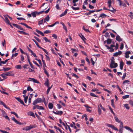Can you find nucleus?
<instances>
[{
	"instance_id": "f257e3e1",
	"label": "nucleus",
	"mask_w": 133,
	"mask_h": 133,
	"mask_svg": "<svg viewBox=\"0 0 133 133\" xmlns=\"http://www.w3.org/2000/svg\"><path fill=\"white\" fill-rule=\"evenodd\" d=\"M37 126L35 124L30 125L29 126L26 127L22 128V130L25 131L29 130L31 129L36 127Z\"/></svg>"
},
{
	"instance_id": "f03ea898",
	"label": "nucleus",
	"mask_w": 133,
	"mask_h": 133,
	"mask_svg": "<svg viewBox=\"0 0 133 133\" xmlns=\"http://www.w3.org/2000/svg\"><path fill=\"white\" fill-rule=\"evenodd\" d=\"M110 66V67L111 68H116L117 66V63H115L114 58L111 59Z\"/></svg>"
},
{
	"instance_id": "7ed1b4c3",
	"label": "nucleus",
	"mask_w": 133,
	"mask_h": 133,
	"mask_svg": "<svg viewBox=\"0 0 133 133\" xmlns=\"http://www.w3.org/2000/svg\"><path fill=\"white\" fill-rule=\"evenodd\" d=\"M42 102V101L41 98H37L32 103V104L35 105L38 103H41Z\"/></svg>"
},
{
	"instance_id": "20e7f679",
	"label": "nucleus",
	"mask_w": 133,
	"mask_h": 133,
	"mask_svg": "<svg viewBox=\"0 0 133 133\" xmlns=\"http://www.w3.org/2000/svg\"><path fill=\"white\" fill-rule=\"evenodd\" d=\"M44 12V11H42L40 12H38L36 11H35L32 12L31 13V14L33 17H35L37 15H38L41 14V12Z\"/></svg>"
},
{
	"instance_id": "39448f33",
	"label": "nucleus",
	"mask_w": 133,
	"mask_h": 133,
	"mask_svg": "<svg viewBox=\"0 0 133 133\" xmlns=\"http://www.w3.org/2000/svg\"><path fill=\"white\" fill-rule=\"evenodd\" d=\"M6 16L7 15L4 16V17L5 18L4 20L7 24H8L9 25H10V26H11V24Z\"/></svg>"
},
{
	"instance_id": "423d86ee",
	"label": "nucleus",
	"mask_w": 133,
	"mask_h": 133,
	"mask_svg": "<svg viewBox=\"0 0 133 133\" xmlns=\"http://www.w3.org/2000/svg\"><path fill=\"white\" fill-rule=\"evenodd\" d=\"M11 119L15 123L19 125H21L23 124L20 122L16 120L14 117H12Z\"/></svg>"
},
{
	"instance_id": "0eeeda50",
	"label": "nucleus",
	"mask_w": 133,
	"mask_h": 133,
	"mask_svg": "<svg viewBox=\"0 0 133 133\" xmlns=\"http://www.w3.org/2000/svg\"><path fill=\"white\" fill-rule=\"evenodd\" d=\"M29 78L30 79L28 80L27 81H32L35 83H39V82L37 79H35L34 78Z\"/></svg>"
},
{
	"instance_id": "6e6552de",
	"label": "nucleus",
	"mask_w": 133,
	"mask_h": 133,
	"mask_svg": "<svg viewBox=\"0 0 133 133\" xmlns=\"http://www.w3.org/2000/svg\"><path fill=\"white\" fill-rule=\"evenodd\" d=\"M53 112L56 115H61L63 113V112L61 111H57L56 112L53 111Z\"/></svg>"
},
{
	"instance_id": "1a4fd4ad",
	"label": "nucleus",
	"mask_w": 133,
	"mask_h": 133,
	"mask_svg": "<svg viewBox=\"0 0 133 133\" xmlns=\"http://www.w3.org/2000/svg\"><path fill=\"white\" fill-rule=\"evenodd\" d=\"M13 25L14 26L16 27L17 28H18L19 29L22 30H23V29L19 25H18L17 24H13Z\"/></svg>"
},
{
	"instance_id": "9d476101",
	"label": "nucleus",
	"mask_w": 133,
	"mask_h": 133,
	"mask_svg": "<svg viewBox=\"0 0 133 133\" xmlns=\"http://www.w3.org/2000/svg\"><path fill=\"white\" fill-rule=\"evenodd\" d=\"M16 99L19 102H20L21 104H23L24 106L25 105L24 104V103L23 101L19 97L16 98Z\"/></svg>"
},
{
	"instance_id": "9b49d317",
	"label": "nucleus",
	"mask_w": 133,
	"mask_h": 133,
	"mask_svg": "<svg viewBox=\"0 0 133 133\" xmlns=\"http://www.w3.org/2000/svg\"><path fill=\"white\" fill-rule=\"evenodd\" d=\"M131 52L129 51H127L125 53V57L126 58H129V54H130Z\"/></svg>"
},
{
	"instance_id": "f8f14e48",
	"label": "nucleus",
	"mask_w": 133,
	"mask_h": 133,
	"mask_svg": "<svg viewBox=\"0 0 133 133\" xmlns=\"http://www.w3.org/2000/svg\"><path fill=\"white\" fill-rule=\"evenodd\" d=\"M122 52L121 51H119L118 52H116L114 53L113 56H116L118 55H120Z\"/></svg>"
},
{
	"instance_id": "ddd939ff",
	"label": "nucleus",
	"mask_w": 133,
	"mask_h": 133,
	"mask_svg": "<svg viewBox=\"0 0 133 133\" xmlns=\"http://www.w3.org/2000/svg\"><path fill=\"white\" fill-rule=\"evenodd\" d=\"M124 128L127 130L130 131L131 132H133V130L130 127L128 126H125L124 127Z\"/></svg>"
},
{
	"instance_id": "4468645a",
	"label": "nucleus",
	"mask_w": 133,
	"mask_h": 133,
	"mask_svg": "<svg viewBox=\"0 0 133 133\" xmlns=\"http://www.w3.org/2000/svg\"><path fill=\"white\" fill-rule=\"evenodd\" d=\"M116 39L117 41L119 42H120L122 41V38H121L120 36L118 35H117L116 36Z\"/></svg>"
},
{
	"instance_id": "2eb2a0df",
	"label": "nucleus",
	"mask_w": 133,
	"mask_h": 133,
	"mask_svg": "<svg viewBox=\"0 0 133 133\" xmlns=\"http://www.w3.org/2000/svg\"><path fill=\"white\" fill-rule=\"evenodd\" d=\"M27 114L28 115L32 116L34 117H35V116L34 113L32 111H29L27 112Z\"/></svg>"
},
{
	"instance_id": "dca6fc26",
	"label": "nucleus",
	"mask_w": 133,
	"mask_h": 133,
	"mask_svg": "<svg viewBox=\"0 0 133 133\" xmlns=\"http://www.w3.org/2000/svg\"><path fill=\"white\" fill-rule=\"evenodd\" d=\"M68 10H69L68 9H66L60 15V17H62L66 15L67 13V11Z\"/></svg>"
},
{
	"instance_id": "f3484780",
	"label": "nucleus",
	"mask_w": 133,
	"mask_h": 133,
	"mask_svg": "<svg viewBox=\"0 0 133 133\" xmlns=\"http://www.w3.org/2000/svg\"><path fill=\"white\" fill-rule=\"evenodd\" d=\"M44 84L46 85L47 87H49V83L48 79V78L46 79V81L45 82Z\"/></svg>"
},
{
	"instance_id": "a211bd4d",
	"label": "nucleus",
	"mask_w": 133,
	"mask_h": 133,
	"mask_svg": "<svg viewBox=\"0 0 133 133\" xmlns=\"http://www.w3.org/2000/svg\"><path fill=\"white\" fill-rule=\"evenodd\" d=\"M73 124H70V126L71 127L74 128L75 129H76L77 127L75 126V124L74 122H72Z\"/></svg>"
},
{
	"instance_id": "6ab92c4d",
	"label": "nucleus",
	"mask_w": 133,
	"mask_h": 133,
	"mask_svg": "<svg viewBox=\"0 0 133 133\" xmlns=\"http://www.w3.org/2000/svg\"><path fill=\"white\" fill-rule=\"evenodd\" d=\"M124 65V63L123 62L121 61L120 62V68L121 70H122Z\"/></svg>"
},
{
	"instance_id": "aec40b11",
	"label": "nucleus",
	"mask_w": 133,
	"mask_h": 133,
	"mask_svg": "<svg viewBox=\"0 0 133 133\" xmlns=\"http://www.w3.org/2000/svg\"><path fill=\"white\" fill-rule=\"evenodd\" d=\"M18 32L20 33V34H23L26 35H29V34H28L27 33L23 31L18 30Z\"/></svg>"
},
{
	"instance_id": "412c9836",
	"label": "nucleus",
	"mask_w": 133,
	"mask_h": 133,
	"mask_svg": "<svg viewBox=\"0 0 133 133\" xmlns=\"http://www.w3.org/2000/svg\"><path fill=\"white\" fill-rule=\"evenodd\" d=\"M53 104L51 103H50L49 104L48 107L50 109H52L53 108Z\"/></svg>"
},
{
	"instance_id": "4be33fe9",
	"label": "nucleus",
	"mask_w": 133,
	"mask_h": 133,
	"mask_svg": "<svg viewBox=\"0 0 133 133\" xmlns=\"http://www.w3.org/2000/svg\"><path fill=\"white\" fill-rule=\"evenodd\" d=\"M20 24H22V25H23L26 27L27 28H29V29H31V27L29 26L28 25L26 24L23 23H20Z\"/></svg>"
},
{
	"instance_id": "5701e85b",
	"label": "nucleus",
	"mask_w": 133,
	"mask_h": 133,
	"mask_svg": "<svg viewBox=\"0 0 133 133\" xmlns=\"http://www.w3.org/2000/svg\"><path fill=\"white\" fill-rule=\"evenodd\" d=\"M50 17L48 15H47L44 18V20L45 21L48 22L50 20Z\"/></svg>"
},
{
	"instance_id": "b1692460",
	"label": "nucleus",
	"mask_w": 133,
	"mask_h": 133,
	"mask_svg": "<svg viewBox=\"0 0 133 133\" xmlns=\"http://www.w3.org/2000/svg\"><path fill=\"white\" fill-rule=\"evenodd\" d=\"M95 11V10H92V11L90 10V11H89V12L88 13H85V14L87 15H89L91 14L92 13H93Z\"/></svg>"
},
{
	"instance_id": "393cba45",
	"label": "nucleus",
	"mask_w": 133,
	"mask_h": 133,
	"mask_svg": "<svg viewBox=\"0 0 133 133\" xmlns=\"http://www.w3.org/2000/svg\"><path fill=\"white\" fill-rule=\"evenodd\" d=\"M98 111L99 115H100L101 113V110L99 105L98 106Z\"/></svg>"
},
{
	"instance_id": "a878e982",
	"label": "nucleus",
	"mask_w": 133,
	"mask_h": 133,
	"mask_svg": "<svg viewBox=\"0 0 133 133\" xmlns=\"http://www.w3.org/2000/svg\"><path fill=\"white\" fill-rule=\"evenodd\" d=\"M128 16L132 19L133 18V13L131 12H130L129 13Z\"/></svg>"
},
{
	"instance_id": "bb28decb",
	"label": "nucleus",
	"mask_w": 133,
	"mask_h": 133,
	"mask_svg": "<svg viewBox=\"0 0 133 133\" xmlns=\"http://www.w3.org/2000/svg\"><path fill=\"white\" fill-rule=\"evenodd\" d=\"M111 105L114 108H115V107L114 103V100L113 99H112L111 101Z\"/></svg>"
},
{
	"instance_id": "cd10ccee",
	"label": "nucleus",
	"mask_w": 133,
	"mask_h": 133,
	"mask_svg": "<svg viewBox=\"0 0 133 133\" xmlns=\"http://www.w3.org/2000/svg\"><path fill=\"white\" fill-rule=\"evenodd\" d=\"M54 127L56 130L59 131L61 133L62 132V131L58 127H57L56 126H54Z\"/></svg>"
},
{
	"instance_id": "c85d7f7f",
	"label": "nucleus",
	"mask_w": 133,
	"mask_h": 133,
	"mask_svg": "<svg viewBox=\"0 0 133 133\" xmlns=\"http://www.w3.org/2000/svg\"><path fill=\"white\" fill-rule=\"evenodd\" d=\"M79 36L83 40L86 39L84 37V36L82 34H81V35H80V34H79Z\"/></svg>"
},
{
	"instance_id": "c756f323",
	"label": "nucleus",
	"mask_w": 133,
	"mask_h": 133,
	"mask_svg": "<svg viewBox=\"0 0 133 133\" xmlns=\"http://www.w3.org/2000/svg\"><path fill=\"white\" fill-rule=\"evenodd\" d=\"M114 118L116 121L118 123H120L121 122L120 120H119L118 117L117 116H115Z\"/></svg>"
},
{
	"instance_id": "7c9ffc66",
	"label": "nucleus",
	"mask_w": 133,
	"mask_h": 133,
	"mask_svg": "<svg viewBox=\"0 0 133 133\" xmlns=\"http://www.w3.org/2000/svg\"><path fill=\"white\" fill-rule=\"evenodd\" d=\"M107 16L105 14L102 13L100 15V16L99 17V18L102 17V18H104Z\"/></svg>"
},
{
	"instance_id": "2f4dec72",
	"label": "nucleus",
	"mask_w": 133,
	"mask_h": 133,
	"mask_svg": "<svg viewBox=\"0 0 133 133\" xmlns=\"http://www.w3.org/2000/svg\"><path fill=\"white\" fill-rule=\"evenodd\" d=\"M124 107L127 109H129L130 108L129 107V106L128 104H124Z\"/></svg>"
},
{
	"instance_id": "473e14b6",
	"label": "nucleus",
	"mask_w": 133,
	"mask_h": 133,
	"mask_svg": "<svg viewBox=\"0 0 133 133\" xmlns=\"http://www.w3.org/2000/svg\"><path fill=\"white\" fill-rule=\"evenodd\" d=\"M37 109H38L44 110V108L42 106H39L37 105Z\"/></svg>"
},
{
	"instance_id": "72a5a7b5",
	"label": "nucleus",
	"mask_w": 133,
	"mask_h": 133,
	"mask_svg": "<svg viewBox=\"0 0 133 133\" xmlns=\"http://www.w3.org/2000/svg\"><path fill=\"white\" fill-rule=\"evenodd\" d=\"M18 54V53H16L15 54H12L11 58L12 59H13V57L16 56Z\"/></svg>"
},
{
	"instance_id": "f704fd0d",
	"label": "nucleus",
	"mask_w": 133,
	"mask_h": 133,
	"mask_svg": "<svg viewBox=\"0 0 133 133\" xmlns=\"http://www.w3.org/2000/svg\"><path fill=\"white\" fill-rule=\"evenodd\" d=\"M9 59H6V60H5L4 61H0V63H1L2 64H5L8 62V60H9Z\"/></svg>"
},
{
	"instance_id": "c9c22d12",
	"label": "nucleus",
	"mask_w": 133,
	"mask_h": 133,
	"mask_svg": "<svg viewBox=\"0 0 133 133\" xmlns=\"http://www.w3.org/2000/svg\"><path fill=\"white\" fill-rule=\"evenodd\" d=\"M112 40L111 39H108L107 40V43L108 44H110Z\"/></svg>"
},
{
	"instance_id": "e433bc0d",
	"label": "nucleus",
	"mask_w": 133,
	"mask_h": 133,
	"mask_svg": "<svg viewBox=\"0 0 133 133\" xmlns=\"http://www.w3.org/2000/svg\"><path fill=\"white\" fill-rule=\"evenodd\" d=\"M44 72L45 73V74L47 75V76L48 77H49V74H48V72L47 71V70H46V69L45 68H44Z\"/></svg>"
},
{
	"instance_id": "4c0bfd02",
	"label": "nucleus",
	"mask_w": 133,
	"mask_h": 133,
	"mask_svg": "<svg viewBox=\"0 0 133 133\" xmlns=\"http://www.w3.org/2000/svg\"><path fill=\"white\" fill-rule=\"evenodd\" d=\"M43 22V19H42L41 20L39 21L38 22V24L39 25L42 24Z\"/></svg>"
},
{
	"instance_id": "58836bf2",
	"label": "nucleus",
	"mask_w": 133,
	"mask_h": 133,
	"mask_svg": "<svg viewBox=\"0 0 133 133\" xmlns=\"http://www.w3.org/2000/svg\"><path fill=\"white\" fill-rule=\"evenodd\" d=\"M108 10L112 12H113L114 10H115V11H116V10L112 7H111L110 8L108 9Z\"/></svg>"
},
{
	"instance_id": "ea45409f",
	"label": "nucleus",
	"mask_w": 133,
	"mask_h": 133,
	"mask_svg": "<svg viewBox=\"0 0 133 133\" xmlns=\"http://www.w3.org/2000/svg\"><path fill=\"white\" fill-rule=\"evenodd\" d=\"M15 68L17 69H21L22 68V66L21 65H17L15 66Z\"/></svg>"
},
{
	"instance_id": "a19ab883",
	"label": "nucleus",
	"mask_w": 133,
	"mask_h": 133,
	"mask_svg": "<svg viewBox=\"0 0 133 133\" xmlns=\"http://www.w3.org/2000/svg\"><path fill=\"white\" fill-rule=\"evenodd\" d=\"M10 69V68H3V70L4 71H7Z\"/></svg>"
},
{
	"instance_id": "79ce46f5",
	"label": "nucleus",
	"mask_w": 133,
	"mask_h": 133,
	"mask_svg": "<svg viewBox=\"0 0 133 133\" xmlns=\"http://www.w3.org/2000/svg\"><path fill=\"white\" fill-rule=\"evenodd\" d=\"M105 125L111 128H112L113 125L111 124H110L108 123H106L105 124Z\"/></svg>"
},
{
	"instance_id": "37998d69",
	"label": "nucleus",
	"mask_w": 133,
	"mask_h": 133,
	"mask_svg": "<svg viewBox=\"0 0 133 133\" xmlns=\"http://www.w3.org/2000/svg\"><path fill=\"white\" fill-rule=\"evenodd\" d=\"M120 125H119V128H123V123L122 122H121L119 123Z\"/></svg>"
},
{
	"instance_id": "c03bdc74",
	"label": "nucleus",
	"mask_w": 133,
	"mask_h": 133,
	"mask_svg": "<svg viewBox=\"0 0 133 133\" xmlns=\"http://www.w3.org/2000/svg\"><path fill=\"white\" fill-rule=\"evenodd\" d=\"M71 8L72 9L74 10H78L79 9V8L78 7H74L73 6H71Z\"/></svg>"
},
{
	"instance_id": "a18cd8bd",
	"label": "nucleus",
	"mask_w": 133,
	"mask_h": 133,
	"mask_svg": "<svg viewBox=\"0 0 133 133\" xmlns=\"http://www.w3.org/2000/svg\"><path fill=\"white\" fill-rule=\"evenodd\" d=\"M90 95L94 97H98V96L95 94L94 93L92 92H91L90 94Z\"/></svg>"
},
{
	"instance_id": "49530a36",
	"label": "nucleus",
	"mask_w": 133,
	"mask_h": 133,
	"mask_svg": "<svg viewBox=\"0 0 133 133\" xmlns=\"http://www.w3.org/2000/svg\"><path fill=\"white\" fill-rule=\"evenodd\" d=\"M129 95H125L123 96L122 97V98L123 99H125L129 98Z\"/></svg>"
},
{
	"instance_id": "de8ad7c7",
	"label": "nucleus",
	"mask_w": 133,
	"mask_h": 133,
	"mask_svg": "<svg viewBox=\"0 0 133 133\" xmlns=\"http://www.w3.org/2000/svg\"><path fill=\"white\" fill-rule=\"evenodd\" d=\"M1 76L3 78H6V76L5 75L4 73H3L1 74Z\"/></svg>"
},
{
	"instance_id": "09e8293b",
	"label": "nucleus",
	"mask_w": 133,
	"mask_h": 133,
	"mask_svg": "<svg viewBox=\"0 0 133 133\" xmlns=\"http://www.w3.org/2000/svg\"><path fill=\"white\" fill-rule=\"evenodd\" d=\"M27 90L28 91H33V89L31 88V87H30L29 86L27 88Z\"/></svg>"
},
{
	"instance_id": "8fccbe9b",
	"label": "nucleus",
	"mask_w": 133,
	"mask_h": 133,
	"mask_svg": "<svg viewBox=\"0 0 133 133\" xmlns=\"http://www.w3.org/2000/svg\"><path fill=\"white\" fill-rule=\"evenodd\" d=\"M1 110V111H2V115L3 116L6 115V112L4 110Z\"/></svg>"
},
{
	"instance_id": "3c124183",
	"label": "nucleus",
	"mask_w": 133,
	"mask_h": 133,
	"mask_svg": "<svg viewBox=\"0 0 133 133\" xmlns=\"http://www.w3.org/2000/svg\"><path fill=\"white\" fill-rule=\"evenodd\" d=\"M83 29L87 32H90V31L88 29L85 28L84 26L83 27Z\"/></svg>"
},
{
	"instance_id": "603ef678",
	"label": "nucleus",
	"mask_w": 133,
	"mask_h": 133,
	"mask_svg": "<svg viewBox=\"0 0 133 133\" xmlns=\"http://www.w3.org/2000/svg\"><path fill=\"white\" fill-rule=\"evenodd\" d=\"M51 32V31L49 30H47L45 31L44 32V34H48L50 33Z\"/></svg>"
},
{
	"instance_id": "864d4df0",
	"label": "nucleus",
	"mask_w": 133,
	"mask_h": 133,
	"mask_svg": "<svg viewBox=\"0 0 133 133\" xmlns=\"http://www.w3.org/2000/svg\"><path fill=\"white\" fill-rule=\"evenodd\" d=\"M129 82V81L128 80H125L123 82V84H125L126 83Z\"/></svg>"
},
{
	"instance_id": "5fc2aeb1",
	"label": "nucleus",
	"mask_w": 133,
	"mask_h": 133,
	"mask_svg": "<svg viewBox=\"0 0 133 133\" xmlns=\"http://www.w3.org/2000/svg\"><path fill=\"white\" fill-rule=\"evenodd\" d=\"M99 107H101V109H102L104 111H105V108L102 106L101 104H99Z\"/></svg>"
},
{
	"instance_id": "6e6d98bb",
	"label": "nucleus",
	"mask_w": 133,
	"mask_h": 133,
	"mask_svg": "<svg viewBox=\"0 0 133 133\" xmlns=\"http://www.w3.org/2000/svg\"><path fill=\"white\" fill-rule=\"evenodd\" d=\"M126 64L128 65H131L132 63L130 61H127L126 60Z\"/></svg>"
},
{
	"instance_id": "4d7b16f0",
	"label": "nucleus",
	"mask_w": 133,
	"mask_h": 133,
	"mask_svg": "<svg viewBox=\"0 0 133 133\" xmlns=\"http://www.w3.org/2000/svg\"><path fill=\"white\" fill-rule=\"evenodd\" d=\"M43 39L45 40L46 42H50V41L46 37H44L43 38Z\"/></svg>"
},
{
	"instance_id": "13d9d810",
	"label": "nucleus",
	"mask_w": 133,
	"mask_h": 133,
	"mask_svg": "<svg viewBox=\"0 0 133 133\" xmlns=\"http://www.w3.org/2000/svg\"><path fill=\"white\" fill-rule=\"evenodd\" d=\"M126 73H125L123 75L122 77V80H124L126 76Z\"/></svg>"
},
{
	"instance_id": "bf43d9fd",
	"label": "nucleus",
	"mask_w": 133,
	"mask_h": 133,
	"mask_svg": "<svg viewBox=\"0 0 133 133\" xmlns=\"http://www.w3.org/2000/svg\"><path fill=\"white\" fill-rule=\"evenodd\" d=\"M28 96H26V97L24 98V101L25 103H26L27 102L28 99Z\"/></svg>"
},
{
	"instance_id": "052dcab7",
	"label": "nucleus",
	"mask_w": 133,
	"mask_h": 133,
	"mask_svg": "<svg viewBox=\"0 0 133 133\" xmlns=\"http://www.w3.org/2000/svg\"><path fill=\"white\" fill-rule=\"evenodd\" d=\"M56 8L57 10H60L59 6L58 4H57L56 6Z\"/></svg>"
},
{
	"instance_id": "680f3d73",
	"label": "nucleus",
	"mask_w": 133,
	"mask_h": 133,
	"mask_svg": "<svg viewBox=\"0 0 133 133\" xmlns=\"http://www.w3.org/2000/svg\"><path fill=\"white\" fill-rule=\"evenodd\" d=\"M5 74V75L6 76H10V72H8L5 73H4Z\"/></svg>"
},
{
	"instance_id": "e2e57ef3",
	"label": "nucleus",
	"mask_w": 133,
	"mask_h": 133,
	"mask_svg": "<svg viewBox=\"0 0 133 133\" xmlns=\"http://www.w3.org/2000/svg\"><path fill=\"white\" fill-rule=\"evenodd\" d=\"M32 40L36 44V45L38 47H39V45L38 43L34 39H33Z\"/></svg>"
},
{
	"instance_id": "0e129e2a",
	"label": "nucleus",
	"mask_w": 133,
	"mask_h": 133,
	"mask_svg": "<svg viewBox=\"0 0 133 133\" xmlns=\"http://www.w3.org/2000/svg\"><path fill=\"white\" fill-rule=\"evenodd\" d=\"M34 37L38 42H41V41L38 37L36 36H34Z\"/></svg>"
},
{
	"instance_id": "69168bd1",
	"label": "nucleus",
	"mask_w": 133,
	"mask_h": 133,
	"mask_svg": "<svg viewBox=\"0 0 133 133\" xmlns=\"http://www.w3.org/2000/svg\"><path fill=\"white\" fill-rule=\"evenodd\" d=\"M112 128L116 131H118V129L116 127H115L114 125H113Z\"/></svg>"
},
{
	"instance_id": "338daca9",
	"label": "nucleus",
	"mask_w": 133,
	"mask_h": 133,
	"mask_svg": "<svg viewBox=\"0 0 133 133\" xmlns=\"http://www.w3.org/2000/svg\"><path fill=\"white\" fill-rule=\"evenodd\" d=\"M124 47V44L123 43H121L120 47V49L122 50L123 49Z\"/></svg>"
},
{
	"instance_id": "774afa93",
	"label": "nucleus",
	"mask_w": 133,
	"mask_h": 133,
	"mask_svg": "<svg viewBox=\"0 0 133 133\" xmlns=\"http://www.w3.org/2000/svg\"><path fill=\"white\" fill-rule=\"evenodd\" d=\"M45 58L47 60V61L50 60V57L48 56H47V55H45Z\"/></svg>"
}]
</instances>
